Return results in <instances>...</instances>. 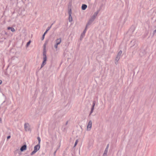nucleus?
<instances>
[{
  "label": "nucleus",
  "mask_w": 156,
  "mask_h": 156,
  "mask_svg": "<svg viewBox=\"0 0 156 156\" xmlns=\"http://www.w3.org/2000/svg\"><path fill=\"white\" fill-rule=\"evenodd\" d=\"M68 13L69 15V22H71L73 21V18L71 16L72 13V10L70 8H68Z\"/></svg>",
  "instance_id": "7ed1b4c3"
},
{
  "label": "nucleus",
  "mask_w": 156,
  "mask_h": 156,
  "mask_svg": "<svg viewBox=\"0 0 156 156\" xmlns=\"http://www.w3.org/2000/svg\"><path fill=\"white\" fill-rule=\"evenodd\" d=\"M135 28L133 27H131L128 32V34H131L135 30Z\"/></svg>",
  "instance_id": "0eeeda50"
},
{
  "label": "nucleus",
  "mask_w": 156,
  "mask_h": 156,
  "mask_svg": "<svg viewBox=\"0 0 156 156\" xmlns=\"http://www.w3.org/2000/svg\"><path fill=\"white\" fill-rule=\"evenodd\" d=\"M52 26L51 25V26H50V27H48L47 29L49 30L50 28H51Z\"/></svg>",
  "instance_id": "5701e85b"
},
{
  "label": "nucleus",
  "mask_w": 156,
  "mask_h": 156,
  "mask_svg": "<svg viewBox=\"0 0 156 156\" xmlns=\"http://www.w3.org/2000/svg\"><path fill=\"white\" fill-rule=\"evenodd\" d=\"M92 121L91 120H90L88 122L87 126V128L88 129H90V130L91 127L92 126Z\"/></svg>",
  "instance_id": "9b49d317"
},
{
  "label": "nucleus",
  "mask_w": 156,
  "mask_h": 156,
  "mask_svg": "<svg viewBox=\"0 0 156 156\" xmlns=\"http://www.w3.org/2000/svg\"><path fill=\"white\" fill-rule=\"evenodd\" d=\"M133 41H131V43H132Z\"/></svg>",
  "instance_id": "72a5a7b5"
},
{
  "label": "nucleus",
  "mask_w": 156,
  "mask_h": 156,
  "mask_svg": "<svg viewBox=\"0 0 156 156\" xmlns=\"http://www.w3.org/2000/svg\"><path fill=\"white\" fill-rule=\"evenodd\" d=\"M88 26H87V25H86V27L85 28L84 30H85L86 32V31H87V27Z\"/></svg>",
  "instance_id": "393cba45"
},
{
  "label": "nucleus",
  "mask_w": 156,
  "mask_h": 156,
  "mask_svg": "<svg viewBox=\"0 0 156 156\" xmlns=\"http://www.w3.org/2000/svg\"><path fill=\"white\" fill-rule=\"evenodd\" d=\"M24 129L26 131H30V126L28 123H26L24 124Z\"/></svg>",
  "instance_id": "20e7f679"
},
{
  "label": "nucleus",
  "mask_w": 156,
  "mask_h": 156,
  "mask_svg": "<svg viewBox=\"0 0 156 156\" xmlns=\"http://www.w3.org/2000/svg\"><path fill=\"white\" fill-rule=\"evenodd\" d=\"M52 26L51 25V26H50V27H48L47 29L49 30L50 28H51Z\"/></svg>",
  "instance_id": "4be33fe9"
},
{
  "label": "nucleus",
  "mask_w": 156,
  "mask_h": 156,
  "mask_svg": "<svg viewBox=\"0 0 156 156\" xmlns=\"http://www.w3.org/2000/svg\"><path fill=\"white\" fill-rule=\"evenodd\" d=\"M95 105V101H93V105H92V108H91V111H90V115L93 112L94 109V107Z\"/></svg>",
  "instance_id": "9d476101"
},
{
  "label": "nucleus",
  "mask_w": 156,
  "mask_h": 156,
  "mask_svg": "<svg viewBox=\"0 0 156 156\" xmlns=\"http://www.w3.org/2000/svg\"><path fill=\"white\" fill-rule=\"evenodd\" d=\"M94 16H92L87 23V26H89L93 22L95 19Z\"/></svg>",
  "instance_id": "39448f33"
},
{
  "label": "nucleus",
  "mask_w": 156,
  "mask_h": 156,
  "mask_svg": "<svg viewBox=\"0 0 156 156\" xmlns=\"http://www.w3.org/2000/svg\"><path fill=\"white\" fill-rule=\"evenodd\" d=\"M47 58H43V61L41 65V68H42L46 63V61Z\"/></svg>",
  "instance_id": "1a4fd4ad"
},
{
  "label": "nucleus",
  "mask_w": 156,
  "mask_h": 156,
  "mask_svg": "<svg viewBox=\"0 0 156 156\" xmlns=\"http://www.w3.org/2000/svg\"><path fill=\"white\" fill-rule=\"evenodd\" d=\"M156 33V29L154 30L153 32V34H154Z\"/></svg>",
  "instance_id": "cd10ccee"
},
{
  "label": "nucleus",
  "mask_w": 156,
  "mask_h": 156,
  "mask_svg": "<svg viewBox=\"0 0 156 156\" xmlns=\"http://www.w3.org/2000/svg\"><path fill=\"white\" fill-rule=\"evenodd\" d=\"M62 41V39L61 38H60L58 39H56L55 41V44L58 45Z\"/></svg>",
  "instance_id": "6e6552de"
},
{
  "label": "nucleus",
  "mask_w": 156,
  "mask_h": 156,
  "mask_svg": "<svg viewBox=\"0 0 156 156\" xmlns=\"http://www.w3.org/2000/svg\"><path fill=\"white\" fill-rule=\"evenodd\" d=\"M0 122H2V119L1 118H0Z\"/></svg>",
  "instance_id": "c756f323"
},
{
  "label": "nucleus",
  "mask_w": 156,
  "mask_h": 156,
  "mask_svg": "<svg viewBox=\"0 0 156 156\" xmlns=\"http://www.w3.org/2000/svg\"><path fill=\"white\" fill-rule=\"evenodd\" d=\"M30 42H31V41H30L27 43V44H26L27 47L29 46V45H30Z\"/></svg>",
  "instance_id": "412c9836"
},
{
  "label": "nucleus",
  "mask_w": 156,
  "mask_h": 156,
  "mask_svg": "<svg viewBox=\"0 0 156 156\" xmlns=\"http://www.w3.org/2000/svg\"><path fill=\"white\" fill-rule=\"evenodd\" d=\"M134 44H133V46H134ZM132 47V46H131V47Z\"/></svg>",
  "instance_id": "f704fd0d"
},
{
  "label": "nucleus",
  "mask_w": 156,
  "mask_h": 156,
  "mask_svg": "<svg viewBox=\"0 0 156 156\" xmlns=\"http://www.w3.org/2000/svg\"><path fill=\"white\" fill-rule=\"evenodd\" d=\"M54 23H52L51 24V25L52 26V25L54 24Z\"/></svg>",
  "instance_id": "2f4dec72"
},
{
  "label": "nucleus",
  "mask_w": 156,
  "mask_h": 156,
  "mask_svg": "<svg viewBox=\"0 0 156 156\" xmlns=\"http://www.w3.org/2000/svg\"><path fill=\"white\" fill-rule=\"evenodd\" d=\"M2 83V80H0V84H1Z\"/></svg>",
  "instance_id": "7c9ffc66"
},
{
  "label": "nucleus",
  "mask_w": 156,
  "mask_h": 156,
  "mask_svg": "<svg viewBox=\"0 0 156 156\" xmlns=\"http://www.w3.org/2000/svg\"><path fill=\"white\" fill-rule=\"evenodd\" d=\"M43 58H47L46 52H43Z\"/></svg>",
  "instance_id": "a211bd4d"
},
{
  "label": "nucleus",
  "mask_w": 156,
  "mask_h": 156,
  "mask_svg": "<svg viewBox=\"0 0 156 156\" xmlns=\"http://www.w3.org/2000/svg\"><path fill=\"white\" fill-rule=\"evenodd\" d=\"M56 151L55 152H54V154H55V153H56Z\"/></svg>",
  "instance_id": "473e14b6"
},
{
  "label": "nucleus",
  "mask_w": 156,
  "mask_h": 156,
  "mask_svg": "<svg viewBox=\"0 0 156 156\" xmlns=\"http://www.w3.org/2000/svg\"><path fill=\"white\" fill-rule=\"evenodd\" d=\"M58 45L55 44L54 45V47L56 48L57 49L58 48Z\"/></svg>",
  "instance_id": "b1692460"
},
{
  "label": "nucleus",
  "mask_w": 156,
  "mask_h": 156,
  "mask_svg": "<svg viewBox=\"0 0 156 156\" xmlns=\"http://www.w3.org/2000/svg\"><path fill=\"white\" fill-rule=\"evenodd\" d=\"M87 7V6L86 5L83 4L81 8L83 10H85V9H86Z\"/></svg>",
  "instance_id": "4468645a"
},
{
  "label": "nucleus",
  "mask_w": 156,
  "mask_h": 156,
  "mask_svg": "<svg viewBox=\"0 0 156 156\" xmlns=\"http://www.w3.org/2000/svg\"><path fill=\"white\" fill-rule=\"evenodd\" d=\"M27 149V146L26 145H24L21 147L20 150L21 151H23Z\"/></svg>",
  "instance_id": "f8f14e48"
},
{
  "label": "nucleus",
  "mask_w": 156,
  "mask_h": 156,
  "mask_svg": "<svg viewBox=\"0 0 156 156\" xmlns=\"http://www.w3.org/2000/svg\"><path fill=\"white\" fill-rule=\"evenodd\" d=\"M11 137V136H9L7 137V140H8L9 139H10Z\"/></svg>",
  "instance_id": "a878e982"
},
{
  "label": "nucleus",
  "mask_w": 156,
  "mask_h": 156,
  "mask_svg": "<svg viewBox=\"0 0 156 156\" xmlns=\"http://www.w3.org/2000/svg\"><path fill=\"white\" fill-rule=\"evenodd\" d=\"M86 32L85 31V30H83V32L82 33V34H81V37H80L81 38H82L83 37L85 36V34Z\"/></svg>",
  "instance_id": "f3484780"
},
{
  "label": "nucleus",
  "mask_w": 156,
  "mask_h": 156,
  "mask_svg": "<svg viewBox=\"0 0 156 156\" xmlns=\"http://www.w3.org/2000/svg\"><path fill=\"white\" fill-rule=\"evenodd\" d=\"M8 30H10L12 32H13L15 31V29L14 28L12 27H8Z\"/></svg>",
  "instance_id": "dca6fc26"
},
{
  "label": "nucleus",
  "mask_w": 156,
  "mask_h": 156,
  "mask_svg": "<svg viewBox=\"0 0 156 156\" xmlns=\"http://www.w3.org/2000/svg\"><path fill=\"white\" fill-rule=\"evenodd\" d=\"M109 146V144H108L107 146V147L105 149V151H104V152L103 154V156H107V153L108 152Z\"/></svg>",
  "instance_id": "423d86ee"
},
{
  "label": "nucleus",
  "mask_w": 156,
  "mask_h": 156,
  "mask_svg": "<svg viewBox=\"0 0 156 156\" xmlns=\"http://www.w3.org/2000/svg\"><path fill=\"white\" fill-rule=\"evenodd\" d=\"M48 31H49V30H48L47 29H46V31L44 33V34H43L42 35V38H41V40H43L44 39V36H45V35L47 33V32Z\"/></svg>",
  "instance_id": "ddd939ff"
},
{
  "label": "nucleus",
  "mask_w": 156,
  "mask_h": 156,
  "mask_svg": "<svg viewBox=\"0 0 156 156\" xmlns=\"http://www.w3.org/2000/svg\"><path fill=\"white\" fill-rule=\"evenodd\" d=\"M40 148V145L37 144L34 147V150L31 153V155H33L38 150H39Z\"/></svg>",
  "instance_id": "f257e3e1"
},
{
  "label": "nucleus",
  "mask_w": 156,
  "mask_h": 156,
  "mask_svg": "<svg viewBox=\"0 0 156 156\" xmlns=\"http://www.w3.org/2000/svg\"><path fill=\"white\" fill-rule=\"evenodd\" d=\"M78 140L77 139L76 140L75 142V144H74V147H75L76 146V145L78 143Z\"/></svg>",
  "instance_id": "aec40b11"
},
{
  "label": "nucleus",
  "mask_w": 156,
  "mask_h": 156,
  "mask_svg": "<svg viewBox=\"0 0 156 156\" xmlns=\"http://www.w3.org/2000/svg\"><path fill=\"white\" fill-rule=\"evenodd\" d=\"M100 11V10H98L96 12H95L94 13V15L93 16H94L96 18V17L97 16V15L98 14Z\"/></svg>",
  "instance_id": "2eb2a0df"
},
{
  "label": "nucleus",
  "mask_w": 156,
  "mask_h": 156,
  "mask_svg": "<svg viewBox=\"0 0 156 156\" xmlns=\"http://www.w3.org/2000/svg\"><path fill=\"white\" fill-rule=\"evenodd\" d=\"M155 28H156V26L155 27Z\"/></svg>",
  "instance_id": "c9c22d12"
},
{
  "label": "nucleus",
  "mask_w": 156,
  "mask_h": 156,
  "mask_svg": "<svg viewBox=\"0 0 156 156\" xmlns=\"http://www.w3.org/2000/svg\"><path fill=\"white\" fill-rule=\"evenodd\" d=\"M37 138L38 141V143L37 144L40 145V142L41 141V138L39 136L37 137Z\"/></svg>",
  "instance_id": "6ab92c4d"
},
{
  "label": "nucleus",
  "mask_w": 156,
  "mask_h": 156,
  "mask_svg": "<svg viewBox=\"0 0 156 156\" xmlns=\"http://www.w3.org/2000/svg\"><path fill=\"white\" fill-rule=\"evenodd\" d=\"M43 52H46V49H45V47H44V49H43Z\"/></svg>",
  "instance_id": "bb28decb"
},
{
  "label": "nucleus",
  "mask_w": 156,
  "mask_h": 156,
  "mask_svg": "<svg viewBox=\"0 0 156 156\" xmlns=\"http://www.w3.org/2000/svg\"><path fill=\"white\" fill-rule=\"evenodd\" d=\"M122 53V51L121 50L120 51L117 53L115 58V64L117 65V62L119 60L120 57Z\"/></svg>",
  "instance_id": "f03ea898"
},
{
  "label": "nucleus",
  "mask_w": 156,
  "mask_h": 156,
  "mask_svg": "<svg viewBox=\"0 0 156 156\" xmlns=\"http://www.w3.org/2000/svg\"><path fill=\"white\" fill-rule=\"evenodd\" d=\"M68 121H67L66 123V124H65V126H66V125H67L68 123Z\"/></svg>",
  "instance_id": "c85d7f7f"
}]
</instances>
